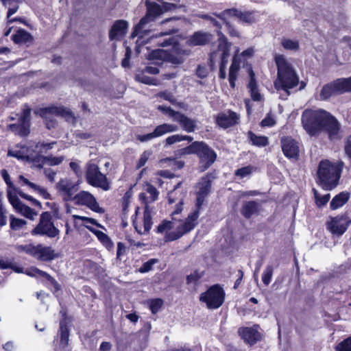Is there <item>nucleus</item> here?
I'll use <instances>...</instances> for the list:
<instances>
[{"instance_id":"nucleus-1","label":"nucleus","mask_w":351,"mask_h":351,"mask_svg":"<svg viewBox=\"0 0 351 351\" xmlns=\"http://www.w3.org/2000/svg\"><path fill=\"white\" fill-rule=\"evenodd\" d=\"M301 121L304 129L311 136L325 131L331 141L339 140L342 136L337 120L324 110L306 109L302 112Z\"/></svg>"},{"instance_id":"nucleus-2","label":"nucleus","mask_w":351,"mask_h":351,"mask_svg":"<svg viewBox=\"0 0 351 351\" xmlns=\"http://www.w3.org/2000/svg\"><path fill=\"white\" fill-rule=\"evenodd\" d=\"M205 197V195H197L196 209L191 213L187 218L180 222V224H176V221L165 220L157 227L158 232H167L165 236V241L177 240L195 228L197 224V219L199 215V210L204 203Z\"/></svg>"},{"instance_id":"nucleus-3","label":"nucleus","mask_w":351,"mask_h":351,"mask_svg":"<svg viewBox=\"0 0 351 351\" xmlns=\"http://www.w3.org/2000/svg\"><path fill=\"white\" fill-rule=\"evenodd\" d=\"M274 60L277 66L274 87L280 93V98L287 99L291 94L290 89L299 84V77L292 64L285 56L276 55Z\"/></svg>"},{"instance_id":"nucleus-4","label":"nucleus","mask_w":351,"mask_h":351,"mask_svg":"<svg viewBox=\"0 0 351 351\" xmlns=\"http://www.w3.org/2000/svg\"><path fill=\"white\" fill-rule=\"evenodd\" d=\"M145 5L147 8L146 15L140 20L131 34L132 38L138 37L136 40L137 44H143L144 43L143 40L144 36L149 32V30L146 29V25L147 23L154 21L158 16L164 12L174 10L177 8L175 3L165 1L157 3L156 2L146 1Z\"/></svg>"},{"instance_id":"nucleus-5","label":"nucleus","mask_w":351,"mask_h":351,"mask_svg":"<svg viewBox=\"0 0 351 351\" xmlns=\"http://www.w3.org/2000/svg\"><path fill=\"white\" fill-rule=\"evenodd\" d=\"M341 176V169L328 160H322L318 167L317 183L325 190L335 188Z\"/></svg>"},{"instance_id":"nucleus-6","label":"nucleus","mask_w":351,"mask_h":351,"mask_svg":"<svg viewBox=\"0 0 351 351\" xmlns=\"http://www.w3.org/2000/svg\"><path fill=\"white\" fill-rule=\"evenodd\" d=\"M145 191L149 195V197H146L145 193L140 194V198L143 200L146 206L143 213V225L141 223H138L136 219H133V226L135 230L140 234L147 233L152 228V211L147 206L148 203H152L156 200L158 197V191L152 184L147 183L144 186Z\"/></svg>"},{"instance_id":"nucleus-7","label":"nucleus","mask_w":351,"mask_h":351,"mask_svg":"<svg viewBox=\"0 0 351 351\" xmlns=\"http://www.w3.org/2000/svg\"><path fill=\"white\" fill-rule=\"evenodd\" d=\"M217 34L219 37V43L217 49L211 52L210 55V66H213L217 62L219 61V76L221 79H225L226 77V66L230 55V44L227 42L226 36L221 31H217Z\"/></svg>"},{"instance_id":"nucleus-8","label":"nucleus","mask_w":351,"mask_h":351,"mask_svg":"<svg viewBox=\"0 0 351 351\" xmlns=\"http://www.w3.org/2000/svg\"><path fill=\"white\" fill-rule=\"evenodd\" d=\"M40 114L45 119L47 128L49 130L56 127V122L53 119L54 116L64 117L69 123H74L75 122V118L72 112L62 106H51L41 109Z\"/></svg>"},{"instance_id":"nucleus-9","label":"nucleus","mask_w":351,"mask_h":351,"mask_svg":"<svg viewBox=\"0 0 351 351\" xmlns=\"http://www.w3.org/2000/svg\"><path fill=\"white\" fill-rule=\"evenodd\" d=\"M86 179L87 182L97 188H101L104 191L110 189V183L106 176L103 174L97 165L88 162L86 167Z\"/></svg>"},{"instance_id":"nucleus-10","label":"nucleus","mask_w":351,"mask_h":351,"mask_svg":"<svg viewBox=\"0 0 351 351\" xmlns=\"http://www.w3.org/2000/svg\"><path fill=\"white\" fill-rule=\"evenodd\" d=\"M32 234L47 236L49 238H55L60 234V230L54 226L52 216L49 212H44L40 215L39 223L32 230Z\"/></svg>"},{"instance_id":"nucleus-11","label":"nucleus","mask_w":351,"mask_h":351,"mask_svg":"<svg viewBox=\"0 0 351 351\" xmlns=\"http://www.w3.org/2000/svg\"><path fill=\"white\" fill-rule=\"evenodd\" d=\"M225 299V292L219 285L211 286L206 291L200 295V301L206 303L208 308H218Z\"/></svg>"},{"instance_id":"nucleus-12","label":"nucleus","mask_w":351,"mask_h":351,"mask_svg":"<svg viewBox=\"0 0 351 351\" xmlns=\"http://www.w3.org/2000/svg\"><path fill=\"white\" fill-rule=\"evenodd\" d=\"M30 119L31 108L24 104L18 123L9 125L8 128L21 136H25L29 133Z\"/></svg>"},{"instance_id":"nucleus-13","label":"nucleus","mask_w":351,"mask_h":351,"mask_svg":"<svg viewBox=\"0 0 351 351\" xmlns=\"http://www.w3.org/2000/svg\"><path fill=\"white\" fill-rule=\"evenodd\" d=\"M351 223V219L347 215H340L330 217L326 222V226L333 236L340 237L344 234Z\"/></svg>"},{"instance_id":"nucleus-14","label":"nucleus","mask_w":351,"mask_h":351,"mask_svg":"<svg viewBox=\"0 0 351 351\" xmlns=\"http://www.w3.org/2000/svg\"><path fill=\"white\" fill-rule=\"evenodd\" d=\"M196 155L199 158V169L200 171H204L208 169L217 158L215 152L203 141H199Z\"/></svg>"},{"instance_id":"nucleus-15","label":"nucleus","mask_w":351,"mask_h":351,"mask_svg":"<svg viewBox=\"0 0 351 351\" xmlns=\"http://www.w3.org/2000/svg\"><path fill=\"white\" fill-rule=\"evenodd\" d=\"M219 17L222 21H226L228 18L235 17L241 22L247 24H252L256 21L254 12H242L234 8L225 10L219 15Z\"/></svg>"},{"instance_id":"nucleus-16","label":"nucleus","mask_w":351,"mask_h":351,"mask_svg":"<svg viewBox=\"0 0 351 351\" xmlns=\"http://www.w3.org/2000/svg\"><path fill=\"white\" fill-rule=\"evenodd\" d=\"M73 199L76 204L86 206L96 213H102L104 211L102 208L99 207L95 197L88 191H80L74 196Z\"/></svg>"},{"instance_id":"nucleus-17","label":"nucleus","mask_w":351,"mask_h":351,"mask_svg":"<svg viewBox=\"0 0 351 351\" xmlns=\"http://www.w3.org/2000/svg\"><path fill=\"white\" fill-rule=\"evenodd\" d=\"M180 185V183L178 184L177 186H175L173 191H170L168 193V199L170 204L176 203V208L174 211L171 213V220L176 221V224H180V222H182V220L178 219L176 218V215L180 214L182 210V205H183V199L185 194L180 190L178 189V186Z\"/></svg>"},{"instance_id":"nucleus-18","label":"nucleus","mask_w":351,"mask_h":351,"mask_svg":"<svg viewBox=\"0 0 351 351\" xmlns=\"http://www.w3.org/2000/svg\"><path fill=\"white\" fill-rule=\"evenodd\" d=\"M240 115L230 110L219 112L215 119L216 123L223 129H227L237 125Z\"/></svg>"},{"instance_id":"nucleus-19","label":"nucleus","mask_w":351,"mask_h":351,"mask_svg":"<svg viewBox=\"0 0 351 351\" xmlns=\"http://www.w3.org/2000/svg\"><path fill=\"white\" fill-rule=\"evenodd\" d=\"M56 187L64 200L66 202L73 199V195L78 189L77 186L69 179L60 180L57 183Z\"/></svg>"},{"instance_id":"nucleus-20","label":"nucleus","mask_w":351,"mask_h":351,"mask_svg":"<svg viewBox=\"0 0 351 351\" xmlns=\"http://www.w3.org/2000/svg\"><path fill=\"white\" fill-rule=\"evenodd\" d=\"M344 89L341 81V78L337 79L330 83L324 85L320 92V99L326 100L330 97L343 93Z\"/></svg>"},{"instance_id":"nucleus-21","label":"nucleus","mask_w":351,"mask_h":351,"mask_svg":"<svg viewBox=\"0 0 351 351\" xmlns=\"http://www.w3.org/2000/svg\"><path fill=\"white\" fill-rule=\"evenodd\" d=\"M281 147L283 154L288 158H298L299 156L298 143L291 137L281 138Z\"/></svg>"},{"instance_id":"nucleus-22","label":"nucleus","mask_w":351,"mask_h":351,"mask_svg":"<svg viewBox=\"0 0 351 351\" xmlns=\"http://www.w3.org/2000/svg\"><path fill=\"white\" fill-rule=\"evenodd\" d=\"M32 256L42 261H49L54 259L56 256L53 250L50 247L37 245L34 246Z\"/></svg>"},{"instance_id":"nucleus-23","label":"nucleus","mask_w":351,"mask_h":351,"mask_svg":"<svg viewBox=\"0 0 351 351\" xmlns=\"http://www.w3.org/2000/svg\"><path fill=\"white\" fill-rule=\"evenodd\" d=\"M258 329V326L256 325L253 327L240 328L239 332L245 342L254 345L261 338Z\"/></svg>"},{"instance_id":"nucleus-24","label":"nucleus","mask_w":351,"mask_h":351,"mask_svg":"<svg viewBox=\"0 0 351 351\" xmlns=\"http://www.w3.org/2000/svg\"><path fill=\"white\" fill-rule=\"evenodd\" d=\"M128 23L125 20H117L113 23L110 32L109 38L111 40H120L127 32Z\"/></svg>"},{"instance_id":"nucleus-25","label":"nucleus","mask_w":351,"mask_h":351,"mask_svg":"<svg viewBox=\"0 0 351 351\" xmlns=\"http://www.w3.org/2000/svg\"><path fill=\"white\" fill-rule=\"evenodd\" d=\"M173 121L179 123L182 128L187 132H193L195 130V121L180 112L177 114Z\"/></svg>"},{"instance_id":"nucleus-26","label":"nucleus","mask_w":351,"mask_h":351,"mask_svg":"<svg viewBox=\"0 0 351 351\" xmlns=\"http://www.w3.org/2000/svg\"><path fill=\"white\" fill-rule=\"evenodd\" d=\"M241 60L240 57L235 54L232 59V62L230 67L228 80L231 88L235 87V82L237 78V75L240 69Z\"/></svg>"},{"instance_id":"nucleus-27","label":"nucleus","mask_w":351,"mask_h":351,"mask_svg":"<svg viewBox=\"0 0 351 351\" xmlns=\"http://www.w3.org/2000/svg\"><path fill=\"white\" fill-rule=\"evenodd\" d=\"M1 1H2L3 4L5 7H8V10L7 12V17L8 19V23H10L14 22V21H21V19H17V18H14L12 19H10V18L12 15H13L18 11L19 4L22 3L25 0H1Z\"/></svg>"},{"instance_id":"nucleus-28","label":"nucleus","mask_w":351,"mask_h":351,"mask_svg":"<svg viewBox=\"0 0 351 351\" xmlns=\"http://www.w3.org/2000/svg\"><path fill=\"white\" fill-rule=\"evenodd\" d=\"M211 35L205 32H197L188 40L190 45H204L210 40Z\"/></svg>"},{"instance_id":"nucleus-29","label":"nucleus","mask_w":351,"mask_h":351,"mask_svg":"<svg viewBox=\"0 0 351 351\" xmlns=\"http://www.w3.org/2000/svg\"><path fill=\"white\" fill-rule=\"evenodd\" d=\"M260 210L259 204L255 201H249L245 202L241 208V214L247 219L252 215L258 214Z\"/></svg>"},{"instance_id":"nucleus-30","label":"nucleus","mask_w":351,"mask_h":351,"mask_svg":"<svg viewBox=\"0 0 351 351\" xmlns=\"http://www.w3.org/2000/svg\"><path fill=\"white\" fill-rule=\"evenodd\" d=\"M249 75L250 77V82L248 84V88L254 101H259L262 100V95L258 91V86L256 82L254 73L252 69L249 71Z\"/></svg>"},{"instance_id":"nucleus-31","label":"nucleus","mask_w":351,"mask_h":351,"mask_svg":"<svg viewBox=\"0 0 351 351\" xmlns=\"http://www.w3.org/2000/svg\"><path fill=\"white\" fill-rule=\"evenodd\" d=\"M279 265V261L277 258L271 261L265 268L262 274V281L265 285L267 286L271 282L274 267Z\"/></svg>"},{"instance_id":"nucleus-32","label":"nucleus","mask_w":351,"mask_h":351,"mask_svg":"<svg viewBox=\"0 0 351 351\" xmlns=\"http://www.w3.org/2000/svg\"><path fill=\"white\" fill-rule=\"evenodd\" d=\"M69 321L64 317L60 322V345L66 347L69 343V330L68 328Z\"/></svg>"},{"instance_id":"nucleus-33","label":"nucleus","mask_w":351,"mask_h":351,"mask_svg":"<svg viewBox=\"0 0 351 351\" xmlns=\"http://www.w3.org/2000/svg\"><path fill=\"white\" fill-rule=\"evenodd\" d=\"M211 181L209 176L202 177L197 184V195L206 196L210 191Z\"/></svg>"},{"instance_id":"nucleus-34","label":"nucleus","mask_w":351,"mask_h":351,"mask_svg":"<svg viewBox=\"0 0 351 351\" xmlns=\"http://www.w3.org/2000/svg\"><path fill=\"white\" fill-rule=\"evenodd\" d=\"M19 179L21 182H23V184L27 185L31 189H34L35 191H37L40 195H41L44 199H51L50 194L47 192V189L43 188L40 186L35 184L33 182H29L27 178H25L23 176H20Z\"/></svg>"},{"instance_id":"nucleus-35","label":"nucleus","mask_w":351,"mask_h":351,"mask_svg":"<svg viewBox=\"0 0 351 351\" xmlns=\"http://www.w3.org/2000/svg\"><path fill=\"white\" fill-rule=\"evenodd\" d=\"M178 130V128L176 125L163 123L156 127V128L153 131V133L155 137L158 138L167 133L176 132Z\"/></svg>"},{"instance_id":"nucleus-36","label":"nucleus","mask_w":351,"mask_h":351,"mask_svg":"<svg viewBox=\"0 0 351 351\" xmlns=\"http://www.w3.org/2000/svg\"><path fill=\"white\" fill-rule=\"evenodd\" d=\"M349 199V193L346 192H341L338 195H335L332 199L330 206L332 210H336L343 206Z\"/></svg>"},{"instance_id":"nucleus-37","label":"nucleus","mask_w":351,"mask_h":351,"mask_svg":"<svg viewBox=\"0 0 351 351\" xmlns=\"http://www.w3.org/2000/svg\"><path fill=\"white\" fill-rule=\"evenodd\" d=\"M12 40L15 43H25L32 40V36L27 31L20 29L12 35Z\"/></svg>"},{"instance_id":"nucleus-38","label":"nucleus","mask_w":351,"mask_h":351,"mask_svg":"<svg viewBox=\"0 0 351 351\" xmlns=\"http://www.w3.org/2000/svg\"><path fill=\"white\" fill-rule=\"evenodd\" d=\"M248 137L252 145L256 146L264 147L266 146L268 143V139L266 136H257L252 132H248Z\"/></svg>"},{"instance_id":"nucleus-39","label":"nucleus","mask_w":351,"mask_h":351,"mask_svg":"<svg viewBox=\"0 0 351 351\" xmlns=\"http://www.w3.org/2000/svg\"><path fill=\"white\" fill-rule=\"evenodd\" d=\"M16 211L19 212L23 216L31 220H34L35 217H36L38 215V213L36 211H34L32 208L26 206L23 203L19 206Z\"/></svg>"},{"instance_id":"nucleus-40","label":"nucleus","mask_w":351,"mask_h":351,"mask_svg":"<svg viewBox=\"0 0 351 351\" xmlns=\"http://www.w3.org/2000/svg\"><path fill=\"white\" fill-rule=\"evenodd\" d=\"M316 205L321 208L324 206L329 201L330 195L329 193L321 195L316 189H313Z\"/></svg>"},{"instance_id":"nucleus-41","label":"nucleus","mask_w":351,"mask_h":351,"mask_svg":"<svg viewBox=\"0 0 351 351\" xmlns=\"http://www.w3.org/2000/svg\"><path fill=\"white\" fill-rule=\"evenodd\" d=\"M39 158L44 161V163H46L50 166L58 165L64 160V156H39Z\"/></svg>"},{"instance_id":"nucleus-42","label":"nucleus","mask_w":351,"mask_h":351,"mask_svg":"<svg viewBox=\"0 0 351 351\" xmlns=\"http://www.w3.org/2000/svg\"><path fill=\"white\" fill-rule=\"evenodd\" d=\"M198 145L199 141H195L190 145L178 150V154L180 155L196 154Z\"/></svg>"},{"instance_id":"nucleus-43","label":"nucleus","mask_w":351,"mask_h":351,"mask_svg":"<svg viewBox=\"0 0 351 351\" xmlns=\"http://www.w3.org/2000/svg\"><path fill=\"white\" fill-rule=\"evenodd\" d=\"M281 44L284 49L287 50L296 51L299 48V43L297 40L289 38H283L281 41Z\"/></svg>"},{"instance_id":"nucleus-44","label":"nucleus","mask_w":351,"mask_h":351,"mask_svg":"<svg viewBox=\"0 0 351 351\" xmlns=\"http://www.w3.org/2000/svg\"><path fill=\"white\" fill-rule=\"evenodd\" d=\"M56 143L53 141L51 143L38 142L35 145V148L38 149V154L46 153L48 150L51 149Z\"/></svg>"},{"instance_id":"nucleus-45","label":"nucleus","mask_w":351,"mask_h":351,"mask_svg":"<svg viewBox=\"0 0 351 351\" xmlns=\"http://www.w3.org/2000/svg\"><path fill=\"white\" fill-rule=\"evenodd\" d=\"M26 224V221L21 219L10 217V228L14 230H19L23 228Z\"/></svg>"},{"instance_id":"nucleus-46","label":"nucleus","mask_w":351,"mask_h":351,"mask_svg":"<svg viewBox=\"0 0 351 351\" xmlns=\"http://www.w3.org/2000/svg\"><path fill=\"white\" fill-rule=\"evenodd\" d=\"M335 351H351V336L338 343Z\"/></svg>"},{"instance_id":"nucleus-47","label":"nucleus","mask_w":351,"mask_h":351,"mask_svg":"<svg viewBox=\"0 0 351 351\" xmlns=\"http://www.w3.org/2000/svg\"><path fill=\"white\" fill-rule=\"evenodd\" d=\"M96 236L98 239L107 247L111 248L113 246V243L111 241L108 236L101 231L96 232Z\"/></svg>"},{"instance_id":"nucleus-48","label":"nucleus","mask_w":351,"mask_h":351,"mask_svg":"<svg viewBox=\"0 0 351 351\" xmlns=\"http://www.w3.org/2000/svg\"><path fill=\"white\" fill-rule=\"evenodd\" d=\"M33 271H34L36 274L39 275L40 276L47 278L55 287L57 288L58 286L59 285L58 282L47 272L42 271L38 268H34Z\"/></svg>"},{"instance_id":"nucleus-49","label":"nucleus","mask_w":351,"mask_h":351,"mask_svg":"<svg viewBox=\"0 0 351 351\" xmlns=\"http://www.w3.org/2000/svg\"><path fill=\"white\" fill-rule=\"evenodd\" d=\"M158 260L156 258H151L148 261L145 262L143 264V265L139 268V271L141 273H146L152 270V267L154 264L157 263Z\"/></svg>"},{"instance_id":"nucleus-50","label":"nucleus","mask_w":351,"mask_h":351,"mask_svg":"<svg viewBox=\"0 0 351 351\" xmlns=\"http://www.w3.org/2000/svg\"><path fill=\"white\" fill-rule=\"evenodd\" d=\"M138 81L145 84L157 86L158 84V80L153 77H150L146 75H138L136 77Z\"/></svg>"},{"instance_id":"nucleus-51","label":"nucleus","mask_w":351,"mask_h":351,"mask_svg":"<svg viewBox=\"0 0 351 351\" xmlns=\"http://www.w3.org/2000/svg\"><path fill=\"white\" fill-rule=\"evenodd\" d=\"M152 152L149 150L145 151L141 155V157L136 164V167L138 169L143 167L147 161L148 160L149 158L152 155Z\"/></svg>"},{"instance_id":"nucleus-52","label":"nucleus","mask_w":351,"mask_h":351,"mask_svg":"<svg viewBox=\"0 0 351 351\" xmlns=\"http://www.w3.org/2000/svg\"><path fill=\"white\" fill-rule=\"evenodd\" d=\"M158 109L169 116L170 118H171L173 120H174L175 117H176L177 114L179 112L178 111H175L173 109H171L170 107H167L165 106H158Z\"/></svg>"},{"instance_id":"nucleus-53","label":"nucleus","mask_w":351,"mask_h":351,"mask_svg":"<svg viewBox=\"0 0 351 351\" xmlns=\"http://www.w3.org/2000/svg\"><path fill=\"white\" fill-rule=\"evenodd\" d=\"M253 167L252 166H246L240 169H238L235 171V176H239L241 178L249 176L252 171Z\"/></svg>"},{"instance_id":"nucleus-54","label":"nucleus","mask_w":351,"mask_h":351,"mask_svg":"<svg viewBox=\"0 0 351 351\" xmlns=\"http://www.w3.org/2000/svg\"><path fill=\"white\" fill-rule=\"evenodd\" d=\"M162 300L161 299H154L150 302L149 308L152 313H156L162 306Z\"/></svg>"},{"instance_id":"nucleus-55","label":"nucleus","mask_w":351,"mask_h":351,"mask_svg":"<svg viewBox=\"0 0 351 351\" xmlns=\"http://www.w3.org/2000/svg\"><path fill=\"white\" fill-rule=\"evenodd\" d=\"M231 18H228L226 21H223V23H225V25H226V28H227L228 33L229 34V35L230 36L239 37V32H238L237 29H236V28L234 27H233L232 25H230V21H229V20Z\"/></svg>"},{"instance_id":"nucleus-56","label":"nucleus","mask_w":351,"mask_h":351,"mask_svg":"<svg viewBox=\"0 0 351 351\" xmlns=\"http://www.w3.org/2000/svg\"><path fill=\"white\" fill-rule=\"evenodd\" d=\"M8 197L10 203L16 209V210L23 204L16 195H12L10 192L8 193Z\"/></svg>"},{"instance_id":"nucleus-57","label":"nucleus","mask_w":351,"mask_h":351,"mask_svg":"<svg viewBox=\"0 0 351 351\" xmlns=\"http://www.w3.org/2000/svg\"><path fill=\"white\" fill-rule=\"evenodd\" d=\"M74 217L75 219H81L82 221H84L86 223H91L93 225H95L97 227L104 228V226H101V224L98 223L97 222V221L95 219H93V218H90V217H83V216H79V215H74Z\"/></svg>"},{"instance_id":"nucleus-58","label":"nucleus","mask_w":351,"mask_h":351,"mask_svg":"<svg viewBox=\"0 0 351 351\" xmlns=\"http://www.w3.org/2000/svg\"><path fill=\"white\" fill-rule=\"evenodd\" d=\"M34 245L29 244L25 245H18L16 249L19 252H25L32 256Z\"/></svg>"},{"instance_id":"nucleus-59","label":"nucleus","mask_w":351,"mask_h":351,"mask_svg":"<svg viewBox=\"0 0 351 351\" xmlns=\"http://www.w3.org/2000/svg\"><path fill=\"white\" fill-rule=\"evenodd\" d=\"M166 144L171 145L176 143L181 142V137L180 134H174L167 137L165 140Z\"/></svg>"},{"instance_id":"nucleus-60","label":"nucleus","mask_w":351,"mask_h":351,"mask_svg":"<svg viewBox=\"0 0 351 351\" xmlns=\"http://www.w3.org/2000/svg\"><path fill=\"white\" fill-rule=\"evenodd\" d=\"M156 138L153 132L144 135H136V139L140 141L141 142L149 141L153 138Z\"/></svg>"},{"instance_id":"nucleus-61","label":"nucleus","mask_w":351,"mask_h":351,"mask_svg":"<svg viewBox=\"0 0 351 351\" xmlns=\"http://www.w3.org/2000/svg\"><path fill=\"white\" fill-rule=\"evenodd\" d=\"M12 262L7 258H0V268L1 269H10Z\"/></svg>"},{"instance_id":"nucleus-62","label":"nucleus","mask_w":351,"mask_h":351,"mask_svg":"<svg viewBox=\"0 0 351 351\" xmlns=\"http://www.w3.org/2000/svg\"><path fill=\"white\" fill-rule=\"evenodd\" d=\"M274 124H275L274 119L269 116L266 117L261 121V125L263 127H271V126H273Z\"/></svg>"},{"instance_id":"nucleus-63","label":"nucleus","mask_w":351,"mask_h":351,"mask_svg":"<svg viewBox=\"0 0 351 351\" xmlns=\"http://www.w3.org/2000/svg\"><path fill=\"white\" fill-rule=\"evenodd\" d=\"M344 92H351V77L349 78H341Z\"/></svg>"},{"instance_id":"nucleus-64","label":"nucleus","mask_w":351,"mask_h":351,"mask_svg":"<svg viewBox=\"0 0 351 351\" xmlns=\"http://www.w3.org/2000/svg\"><path fill=\"white\" fill-rule=\"evenodd\" d=\"M345 151L346 154L351 159V135L348 138L346 145L345 146Z\"/></svg>"}]
</instances>
